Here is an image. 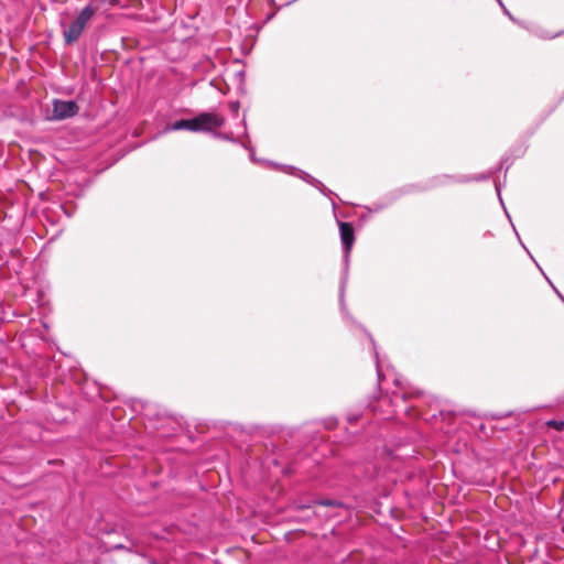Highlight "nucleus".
I'll use <instances>...</instances> for the list:
<instances>
[{
    "mask_svg": "<svg viewBox=\"0 0 564 564\" xmlns=\"http://www.w3.org/2000/svg\"><path fill=\"white\" fill-rule=\"evenodd\" d=\"M94 12L90 6L85 7L69 26L63 31L67 44H72L79 39Z\"/></svg>",
    "mask_w": 564,
    "mask_h": 564,
    "instance_id": "nucleus-1",
    "label": "nucleus"
},
{
    "mask_svg": "<svg viewBox=\"0 0 564 564\" xmlns=\"http://www.w3.org/2000/svg\"><path fill=\"white\" fill-rule=\"evenodd\" d=\"M229 107L234 112H237L239 109V104L237 101H232L229 104Z\"/></svg>",
    "mask_w": 564,
    "mask_h": 564,
    "instance_id": "nucleus-7",
    "label": "nucleus"
},
{
    "mask_svg": "<svg viewBox=\"0 0 564 564\" xmlns=\"http://www.w3.org/2000/svg\"><path fill=\"white\" fill-rule=\"evenodd\" d=\"M339 231L341 243L345 249V257L347 259L355 241L354 228L349 223L341 221L339 223Z\"/></svg>",
    "mask_w": 564,
    "mask_h": 564,
    "instance_id": "nucleus-4",
    "label": "nucleus"
},
{
    "mask_svg": "<svg viewBox=\"0 0 564 564\" xmlns=\"http://www.w3.org/2000/svg\"><path fill=\"white\" fill-rule=\"evenodd\" d=\"M547 425L554 427L557 431H564V421L551 420L547 422Z\"/></svg>",
    "mask_w": 564,
    "mask_h": 564,
    "instance_id": "nucleus-6",
    "label": "nucleus"
},
{
    "mask_svg": "<svg viewBox=\"0 0 564 564\" xmlns=\"http://www.w3.org/2000/svg\"><path fill=\"white\" fill-rule=\"evenodd\" d=\"M78 112V106L72 100H58L53 101L52 116L54 119L63 120L70 118Z\"/></svg>",
    "mask_w": 564,
    "mask_h": 564,
    "instance_id": "nucleus-3",
    "label": "nucleus"
},
{
    "mask_svg": "<svg viewBox=\"0 0 564 564\" xmlns=\"http://www.w3.org/2000/svg\"><path fill=\"white\" fill-rule=\"evenodd\" d=\"M195 119L197 132H210L225 123V117L216 112H202Z\"/></svg>",
    "mask_w": 564,
    "mask_h": 564,
    "instance_id": "nucleus-2",
    "label": "nucleus"
},
{
    "mask_svg": "<svg viewBox=\"0 0 564 564\" xmlns=\"http://www.w3.org/2000/svg\"><path fill=\"white\" fill-rule=\"evenodd\" d=\"M178 130H188L192 132H197L196 128V119L195 117L192 119H181L172 123L166 128V131H178Z\"/></svg>",
    "mask_w": 564,
    "mask_h": 564,
    "instance_id": "nucleus-5",
    "label": "nucleus"
}]
</instances>
